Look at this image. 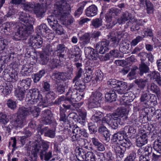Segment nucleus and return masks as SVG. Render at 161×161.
<instances>
[{
  "instance_id": "nucleus-41",
  "label": "nucleus",
  "mask_w": 161,
  "mask_h": 161,
  "mask_svg": "<svg viewBox=\"0 0 161 161\" xmlns=\"http://www.w3.org/2000/svg\"><path fill=\"white\" fill-rule=\"evenodd\" d=\"M74 83H75V85L74 87L77 90V91L79 90L80 92H82L86 88L84 83L83 84L80 83L79 82V80L75 81Z\"/></svg>"
},
{
  "instance_id": "nucleus-36",
  "label": "nucleus",
  "mask_w": 161,
  "mask_h": 161,
  "mask_svg": "<svg viewBox=\"0 0 161 161\" xmlns=\"http://www.w3.org/2000/svg\"><path fill=\"white\" fill-rule=\"evenodd\" d=\"M91 37L88 33H85L80 37V40L82 42L83 44H86L89 43L90 42Z\"/></svg>"
},
{
  "instance_id": "nucleus-34",
  "label": "nucleus",
  "mask_w": 161,
  "mask_h": 161,
  "mask_svg": "<svg viewBox=\"0 0 161 161\" xmlns=\"http://www.w3.org/2000/svg\"><path fill=\"white\" fill-rule=\"evenodd\" d=\"M75 53L71 55L72 58H73L74 61H78L81 56V51L79 47H76L75 49Z\"/></svg>"
},
{
  "instance_id": "nucleus-28",
  "label": "nucleus",
  "mask_w": 161,
  "mask_h": 161,
  "mask_svg": "<svg viewBox=\"0 0 161 161\" xmlns=\"http://www.w3.org/2000/svg\"><path fill=\"white\" fill-rule=\"evenodd\" d=\"M125 135V133H124V130H122L121 131H119L113 135L112 140L114 142H117L118 141L120 142H121L124 139Z\"/></svg>"
},
{
  "instance_id": "nucleus-1",
  "label": "nucleus",
  "mask_w": 161,
  "mask_h": 161,
  "mask_svg": "<svg viewBox=\"0 0 161 161\" xmlns=\"http://www.w3.org/2000/svg\"><path fill=\"white\" fill-rule=\"evenodd\" d=\"M75 3V0H61L54 5V13L47 17V20L53 28L58 25L57 19L63 20L69 14L71 5Z\"/></svg>"
},
{
  "instance_id": "nucleus-39",
  "label": "nucleus",
  "mask_w": 161,
  "mask_h": 161,
  "mask_svg": "<svg viewBox=\"0 0 161 161\" xmlns=\"http://www.w3.org/2000/svg\"><path fill=\"white\" fill-rule=\"evenodd\" d=\"M123 130L125 135L128 134L127 136H130L131 134H135L136 132V130L134 127L130 126H125Z\"/></svg>"
},
{
  "instance_id": "nucleus-61",
  "label": "nucleus",
  "mask_w": 161,
  "mask_h": 161,
  "mask_svg": "<svg viewBox=\"0 0 161 161\" xmlns=\"http://www.w3.org/2000/svg\"><path fill=\"white\" fill-rule=\"evenodd\" d=\"M119 81L115 79H113L108 81V84L110 85L111 87L116 89Z\"/></svg>"
},
{
  "instance_id": "nucleus-54",
  "label": "nucleus",
  "mask_w": 161,
  "mask_h": 161,
  "mask_svg": "<svg viewBox=\"0 0 161 161\" xmlns=\"http://www.w3.org/2000/svg\"><path fill=\"white\" fill-rule=\"evenodd\" d=\"M124 87H117L114 90L116 92L119 94L122 95V94L125 93L126 91L127 90V87H125L123 85Z\"/></svg>"
},
{
  "instance_id": "nucleus-44",
  "label": "nucleus",
  "mask_w": 161,
  "mask_h": 161,
  "mask_svg": "<svg viewBox=\"0 0 161 161\" xmlns=\"http://www.w3.org/2000/svg\"><path fill=\"white\" fill-rule=\"evenodd\" d=\"M38 54L40 55L41 58L40 63L42 65L47 64L49 59V56L44 53L39 54L38 53Z\"/></svg>"
},
{
  "instance_id": "nucleus-53",
  "label": "nucleus",
  "mask_w": 161,
  "mask_h": 161,
  "mask_svg": "<svg viewBox=\"0 0 161 161\" xmlns=\"http://www.w3.org/2000/svg\"><path fill=\"white\" fill-rule=\"evenodd\" d=\"M136 154L133 152H132L125 159L124 161H134L136 158Z\"/></svg>"
},
{
  "instance_id": "nucleus-3",
  "label": "nucleus",
  "mask_w": 161,
  "mask_h": 161,
  "mask_svg": "<svg viewBox=\"0 0 161 161\" xmlns=\"http://www.w3.org/2000/svg\"><path fill=\"white\" fill-rule=\"evenodd\" d=\"M83 96L78 93V92L74 87L70 88L66 94V100L69 101L70 103L75 108H76L79 103H73V101L78 102L83 97Z\"/></svg>"
},
{
  "instance_id": "nucleus-23",
  "label": "nucleus",
  "mask_w": 161,
  "mask_h": 161,
  "mask_svg": "<svg viewBox=\"0 0 161 161\" xmlns=\"http://www.w3.org/2000/svg\"><path fill=\"white\" fill-rule=\"evenodd\" d=\"M30 111V108H25L23 106L19 108L17 113V115L25 119L26 117L29 115Z\"/></svg>"
},
{
  "instance_id": "nucleus-5",
  "label": "nucleus",
  "mask_w": 161,
  "mask_h": 161,
  "mask_svg": "<svg viewBox=\"0 0 161 161\" xmlns=\"http://www.w3.org/2000/svg\"><path fill=\"white\" fill-rule=\"evenodd\" d=\"M102 95V94L98 91L92 92L88 99V108H93L99 106V101L101 99Z\"/></svg>"
},
{
  "instance_id": "nucleus-51",
  "label": "nucleus",
  "mask_w": 161,
  "mask_h": 161,
  "mask_svg": "<svg viewBox=\"0 0 161 161\" xmlns=\"http://www.w3.org/2000/svg\"><path fill=\"white\" fill-rule=\"evenodd\" d=\"M25 132L26 135L25 136L21 137L20 138L21 143L23 145L25 143L26 141L27 140V138L30 136V132L29 130L25 131Z\"/></svg>"
},
{
  "instance_id": "nucleus-2",
  "label": "nucleus",
  "mask_w": 161,
  "mask_h": 161,
  "mask_svg": "<svg viewBox=\"0 0 161 161\" xmlns=\"http://www.w3.org/2000/svg\"><path fill=\"white\" fill-rule=\"evenodd\" d=\"M24 24L17 27V31L15 32L13 39L15 40L25 39L30 33V23L27 17L23 19Z\"/></svg>"
},
{
  "instance_id": "nucleus-24",
  "label": "nucleus",
  "mask_w": 161,
  "mask_h": 161,
  "mask_svg": "<svg viewBox=\"0 0 161 161\" xmlns=\"http://www.w3.org/2000/svg\"><path fill=\"white\" fill-rule=\"evenodd\" d=\"M100 134H103L105 138V139L108 141L110 140L109 137L110 135L109 131L108 130L106 127L102 125L99 127L98 130Z\"/></svg>"
},
{
  "instance_id": "nucleus-22",
  "label": "nucleus",
  "mask_w": 161,
  "mask_h": 161,
  "mask_svg": "<svg viewBox=\"0 0 161 161\" xmlns=\"http://www.w3.org/2000/svg\"><path fill=\"white\" fill-rule=\"evenodd\" d=\"M31 104H37L39 100V91L37 89L34 88L31 90Z\"/></svg>"
},
{
  "instance_id": "nucleus-7",
  "label": "nucleus",
  "mask_w": 161,
  "mask_h": 161,
  "mask_svg": "<svg viewBox=\"0 0 161 161\" xmlns=\"http://www.w3.org/2000/svg\"><path fill=\"white\" fill-rule=\"evenodd\" d=\"M36 140L33 143L32 150V156H31V161H36L37 154L40 152V154L42 150V146L44 142Z\"/></svg>"
},
{
  "instance_id": "nucleus-17",
  "label": "nucleus",
  "mask_w": 161,
  "mask_h": 161,
  "mask_svg": "<svg viewBox=\"0 0 161 161\" xmlns=\"http://www.w3.org/2000/svg\"><path fill=\"white\" fill-rule=\"evenodd\" d=\"M97 8L94 4L89 6L86 10V14L88 17H93L97 14Z\"/></svg>"
},
{
  "instance_id": "nucleus-31",
  "label": "nucleus",
  "mask_w": 161,
  "mask_h": 161,
  "mask_svg": "<svg viewBox=\"0 0 161 161\" xmlns=\"http://www.w3.org/2000/svg\"><path fill=\"white\" fill-rule=\"evenodd\" d=\"M40 133L41 134H44L45 136L51 138H54L55 136V132L54 131L49 130L47 127H46L41 130Z\"/></svg>"
},
{
  "instance_id": "nucleus-18",
  "label": "nucleus",
  "mask_w": 161,
  "mask_h": 161,
  "mask_svg": "<svg viewBox=\"0 0 161 161\" xmlns=\"http://www.w3.org/2000/svg\"><path fill=\"white\" fill-rule=\"evenodd\" d=\"M131 14L125 11L122 13L121 16L118 19L117 22L119 24L125 23L126 21L131 19Z\"/></svg>"
},
{
  "instance_id": "nucleus-26",
  "label": "nucleus",
  "mask_w": 161,
  "mask_h": 161,
  "mask_svg": "<svg viewBox=\"0 0 161 161\" xmlns=\"http://www.w3.org/2000/svg\"><path fill=\"white\" fill-rule=\"evenodd\" d=\"M115 90H112L107 92L105 95V98L107 102L110 103L115 101L117 95Z\"/></svg>"
},
{
  "instance_id": "nucleus-56",
  "label": "nucleus",
  "mask_w": 161,
  "mask_h": 161,
  "mask_svg": "<svg viewBox=\"0 0 161 161\" xmlns=\"http://www.w3.org/2000/svg\"><path fill=\"white\" fill-rule=\"evenodd\" d=\"M143 38L140 36H137L136 38L133 39L132 41L131 42V46H136L138 42L142 40Z\"/></svg>"
},
{
  "instance_id": "nucleus-11",
  "label": "nucleus",
  "mask_w": 161,
  "mask_h": 161,
  "mask_svg": "<svg viewBox=\"0 0 161 161\" xmlns=\"http://www.w3.org/2000/svg\"><path fill=\"white\" fill-rule=\"evenodd\" d=\"M85 53L90 60H97L98 57V54L95 49L91 47H86L85 48Z\"/></svg>"
},
{
  "instance_id": "nucleus-47",
  "label": "nucleus",
  "mask_w": 161,
  "mask_h": 161,
  "mask_svg": "<svg viewBox=\"0 0 161 161\" xmlns=\"http://www.w3.org/2000/svg\"><path fill=\"white\" fill-rule=\"evenodd\" d=\"M9 119L6 114L3 113H0V124H1L6 125Z\"/></svg>"
},
{
  "instance_id": "nucleus-60",
  "label": "nucleus",
  "mask_w": 161,
  "mask_h": 161,
  "mask_svg": "<svg viewBox=\"0 0 161 161\" xmlns=\"http://www.w3.org/2000/svg\"><path fill=\"white\" fill-rule=\"evenodd\" d=\"M144 151L145 152H147V153L146 154L145 156L147 157H151V154L152 153V148L150 146H146L145 147H143Z\"/></svg>"
},
{
  "instance_id": "nucleus-43",
  "label": "nucleus",
  "mask_w": 161,
  "mask_h": 161,
  "mask_svg": "<svg viewBox=\"0 0 161 161\" xmlns=\"http://www.w3.org/2000/svg\"><path fill=\"white\" fill-rule=\"evenodd\" d=\"M149 94L146 93H143L141 95L140 100L141 102L145 104L149 105Z\"/></svg>"
},
{
  "instance_id": "nucleus-62",
  "label": "nucleus",
  "mask_w": 161,
  "mask_h": 161,
  "mask_svg": "<svg viewBox=\"0 0 161 161\" xmlns=\"http://www.w3.org/2000/svg\"><path fill=\"white\" fill-rule=\"evenodd\" d=\"M130 89L129 88L126 90L125 93L122 94L121 97L120 96V100L123 101L125 102V101H127L128 99V96H129V94L130 93V92H127Z\"/></svg>"
},
{
  "instance_id": "nucleus-37",
  "label": "nucleus",
  "mask_w": 161,
  "mask_h": 161,
  "mask_svg": "<svg viewBox=\"0 0 161 161\" xmlns=\"http://www.w3.org/2000/svg\"><path fill=\"white\" fill-rule=\"evenodd\" d=\"M37 106H31V113L32 114L34 117H37L39 115L40 110V108L37 106L38 104H36Z\"/></svg>"
},
{
  "instance_id": "nucleus-48",
  "label": "nucleus",
  "mask_w": 161,
  "mask_h": 161,
  "mask_svg": "<svg viewBox=\"0 0 161 161\" xmlns=\"http://www.w3.org/2000/svg\"><path fill=\"white\" fill-rule=\"evenodd\" d=\"M119 144L125 149L126 148H129L132 145L131 142L128 139H124L121 142H120Z\"/></svg>"
},
{
  "instance_id": "nucleus-35",
  "label": "nucleus",
  "mask_w": 161,
  "mask_h": 161,
  "mask_svg": "<svg viewBox=\"0 0 161 161\" xmlns=\"http://www.w3.org/2000/svg\"><path fill=\"white\" fill-rule=\"evenodd\" d=\"M153 147L157 152L161 153V137L154 142Z\"/></svg>"
},
{
  "instance_id": "nucleus-33",
  "label": "nucleus",
  "mask_w": 161,
  "mask_h": 161,
  "mask_svg": "<svg viewBox=\"0 0 161 161\" xmlns=\"http://www.w3.org/2000/svg\"><path fill=\"white\" fill-rule=\"evenodd\" d=\"M61 62L59 60L53 58L50 59L48 64L50 68L53 69L58 66L61 65Z\"/></svg>"
},
{
  "instance_id": "nucleus-4",
  "label": "nucleus",
  "mask_w": 161,
  "mask_h": 161,
  "mask_svg": "<svg viewBox=\"0 0 161 161\" xmlns=\"http://www.w3.org/2000/svg\"><path fill=\"white\" fill-rule=\"evenodd\" d=\"M154 130V128L153 127L152 125H150L148 128L149 132L142 130L143 132H141V134L136 137V144L137 146L141 147L146 144L147 142V135L152 133Z\"/></svg>"
},
{
  "instance_id": "nucleus-58",
  "label": "nucleus",
  "mask_w": 161,
  "mask_h": 161,
  "mask_svg": "<svg viewBox=\"0 0 161 161\" xmlns=\"http://www.w3.org/2000/svg\"><path fill=\"white\" fill-rule=\"evenodd\" d=\"M47 93L46 95V98L48 99L50 102L54 99L55 96V93L52 91H49Z\"/></svg>"
},
{
  "instance_id": "nucleus-64",
  "label": "nucleus",
  "mask_w": 161,
  "mask_h": 161,
  "mask_svg": "<svg viewBox=\"0 0 161 161\" xmlns=\"http://www.w3.org/2000/svg\"><path fill=\"white\" fill-rule=\"evenodd\" d=\"M143 33L146 36L152 37L153 36V34L152 30L148 28H145L143 30Z\"/></svg>"
},
{
  "instance_id": "nucleus-29",
  "label": "nucleus",
  "mask_w": 161,
  "mask_h": 161,
  "mask_svg": "<svg viewBox=\"0 0 161 161\" xmlns=\"http://www.w3.org/2000/svg\"><path fill=\"white\" fill-rule=\"evenodd\" d=\"M76 157L79 161H84L85 159L86 153L84 152V150L79 148L75 150Z\"/></svg>"
},
{
  "instance_id": "nucleus-50",
  "label": "nucleus",
  "mask_w": 161,
  "mask_h": 161,
  "mask_svg": "<svg viewBox=\"0 0 161 161\" xmlns=\"http://www.w3.org/2000/svg\"><path fill=\"white\" fill-rule=\"evenodd\" d=\"M81 130V129L78 127L77 125L74 126L73 130L72 131V133L75 134L77 136V137H80V133Z\"/></svg>"
},
{
  "instance_id": "nucleus-55",
  "label": "nucleus",
  "mask_w": 161,
  "mask_h": 161,
  "mask_svg": "<svg viewBox=\"0 0 161 161\" xmlns=\"http://www.w3.org/2000/svg\"><path fill=\"white\" fill-rule=\"evenodd\" d=\"M52 28L54 31H55L56 33L58 35H61L63 33V28L62 26L59 24L57 27H54Z\"/></svg>"
},
{
  "instance_id": "nucleus-19",
  "label": "nucleus",
  "mask_w": 161,
  "mask_h": 161,
  "mask_svg": "<svg viewBox=\"0 0 161 161\" xmlns=\"http://www.w3.org/2000/svg\"><path fill=\"white\" fill-rule=\"evenodd\" d=\"M147 90L149 92L155 93L157 96L161 94L160 88L154 82H152L148 85Z\"/></svg>"
},
{
  "instance_id": "nucleus-27",
  "label": "nucleus",
  "mask_w": 161,
  "mask_h": 161,
  "mask_svg": "<svg viewBox=\"0 0 161 161\" xmlns=\"http://www.w3.org/2000/svg\"><path fill=\"white\" fill-rule=\"evenodd\" d=\"M65 73L64 72H58V73H54L53 74L52 76L55 79L58 80H62L64 81L66 80V79H70L71 78L70 75L66 76Z\"/></svg>"
},
{
  "instance_id": "nucleus-14",
  "label": "nucleus",
  "mask_w": 161,
  "mask_h": 161,
  "mask_svg": "<svg viewBox=\"0 0 161 161\" xmlns=\"http://www.w3.org/2000/svg\"><path fill=\"white\" fill-rule=\"evenodd\" d=\"M113 147L117 158H123L126 151L125 148L122 146L118 142L114 143Z\"/></svg>"
},
{
  "instance_id": "nucleus-57",
  "label": "nucleus",
  "mask_w": 161,
  "mask_h": 161,
  "mask_svg": "<svg viewBox=\"0 0 161 161\" xmlns=\"http://www.w3.org/2000/svg\"><path fill=\"white\" fill-rule=\"evenodd\" d=\"M77 72L76 73V75L73 80V82L74 83L75 81L79 80V78L81 76L83 72V70L82 69H77Z\"/></svg>"
},
{
  "instance_id": "nucleus-52",
  "label": "nucleus",
  "mask_w": 161,
  "mask_h": 161,
  "mask_svg": "<svg viewBox=\"0 0 161 161\" xmlns=\"http://www.w3.org/2000/svg\"><path fill=\"white\" fill-rule=\"evenodd\" d=\"M51 102L50 100H49L47 98H46V97L44 99L41 98V101L39 105L40 106H42L43 108L44 107H47L48 106Z\"/></svg>"
},
{
  "instance_id": "nucleus-63",
  "label": "nucleus",
  "mask_w": 161,
  "mask_h": 161,
  "mask_svg": "<svg viewBox=\"0 0 161 161\" xmlns=\"http://www.w3.org/2000/svg\"><path fill=\"white\" fill-rule=\"evenodd\" d=\"M57 50L54 51V53H56L57 51L64 52L65 50V47L64 44H60L57 46Z\"/></svg>"
},
{
  "instance_id": "nucleus-42",
  "label": "nucleus",
  "mask_w": 161,
  "mask_h": 161,
  "mask_svg": "<svg viewBox=\"0 0 161 161\" xmlns=\"http://www.w3.org/2000/svg\"><path fill=\"white\" fill-rule=\"evenodd\" d=\"M147 80L143 79H136L135 82L138 86V87L141 89H144Z\"/></svg>"
},
{
  "instance_id": "nucleus-20",
  "label": "nucleus",
  "mask_w": 161,
  "mask_h": 161,
  "mask_svg": "<svg viewBox=\"0 0 161 161\" xmlns=\"http://www.w3.org/2000/svg\"><path fill=\"white\" fill-rule=\"evenodd\" d=\"M128 111L126 108L124 107H122L118 108L116 112L112 114L116 118L121 119V118L125 116L128 113Z\"/></svg>"
},
{
  "instance_id": "nucleus-9",
  "label": "nucleus",
  "mask_w": 161,
  "mask_h": 161,
  "mask_svg": "<svg viewBox=\"0 0 161 161\" xmlns=\"http://www.w3.org/2000/svg\"><path fill=\"white\" fill-rule=\"evenodd\" d=\"M109 42L106 39H103L100 42H98L96 45L95 48L96 50L99 53L103 54L107 52L108 50Z\"/></svg>"
},
{
  "instance_id": "nucleus-13",
  "label": "nucleus",
  "mask_w": 161,
  "mask_h": 161,
  "mask_svg": "<svg viewBox=\"0 0 161 161\" xmlns=\"http://www.w3.org/2000/svg\"><path fill=\"white\" fill-rule=\"evenodd\" d=\"M43 43V39L39 36H32L31 37V47L33 49H37L41 47Z\"/></svg>"
},
{
  "instance_id": "nucleus-38",
  "label": "nucleus",
  "mask_w": 161,
  "mask_h": 161,
  "mask_svg": "<svg viewBox=\"0 0 161 161\" xmlns=\"http://www.w3.org/2000/svg\"><path fill=\"white\" fill-rule=\"evenodd\" d=\"M96 158L94 153L91 151H88L86 153L85 161H96Z\"/></svg>"
},
{
  "instance_id": "nucleus-40",
  "label": "nucleus",
  "mask_w": 161,
  "mask_h": 161,
  "mask_svg": "<svg viewBox=\"0 0 161 161\" xmlns=\"http://www.w3.org/2000/svg\"><path fill=\"white\" fill-rule=\"evenodd\" d=\"M103 25L102 19L101 18H97L92 21V25L95 28H98Z\"/></svg>"
},
{
  "instance_id": "nucleus-21",
  "label": "nucleus",
  "mask_w": 161,
  "mask_h": 161,
  "mask_svg": "<svg viewBox=\"0 0 161 161\" xmlns=\"http://www.w3.org/2000/svg\"><path fill=\"white\" fill-rule=\"evenodd\" d=\"M14 125L17 127H22L25 124V119L17 115L15 119L13 120Z\"/></svg>"
},
{
  "instance_id": "nucleus-25",
  "label": "nucleus",
  "mask_w": 161,
  "mask_h": 161,
  "mask_svg": "<svg viewBox=\"0 0 161 161\" xmlns=\"http://www.w3.org/2000/svg\"><path fill=\"white\" fill-rule=\"evenodd\" d=\"M139 71L138 73L141 76L143 75L144 73H147L149 72V68L148 66L145 62L142 61L139 64Z\"/></svg>"
},
{
  "instance_id": "nucleus-45",
  "label": "nucleus",
  "mask_w": 161,
  "mask_h": 161,
  "mask_svg": "<svg viewBox=\"0 0 161 161\" xmlns=\"http://www.w3.org/2000/svg\"><path fill=\"white\" fill-rule=\"evenodd\" d=\"M44 53L48 56L51 55L52 56L54 55V51H53V48L50 45L46 46L44 51Z\"/></svg>"
},
{
  "instance_id": "nucleus-12",
  "label": "nucleus",
  "mask_w": 161,
  "mask_h": 161,
  "mask_svg": "<svg viewBox=\"0 0 161 161\" xmlns=\"http://www.w3.org/2000/svg\"><path fill=\"white\" fill-rule=\"evenodd\" d=\"M121 10L116 8H112L109 9L107 14L105 18L108 22H110L113 20V18L115 16H118Z\"/></svg>"
},
{
  "instance_id": "nucleus-46",
  "label": "nucleus",
  "mask_w": 161,
  "mask_h": 161,
  "mask_svg": "<svg viewBox=\"0 0 161 161\" xmlns=\"http://www.w3.org/2000/svg\"><path fill=\"white\" fill-rule=\"evenodd\" d=\"M146 6L147 13H152L154 11L153 5L148 0H146Z\"/></svg>"
},
{
  "instance_id": "nucleus-10",
  "label": "nucleus",
  "mask_w": 161,
  "mask_h": 161,
  "mask_svg": "<svg viewBox=\"0 0 161 161\" xmlns=\"http://www.w3.org/2000/svg\"><path fill=\"white\" fill-rule=\"evenodd\" d=\"M41 122L45 125L50 124L52 120L51 118L52 116L51 111L49 109L45 110L42 112Z\"/></svg>"
},
{
  "instance_id": "nucleus-30",
  "label": "nucleus",
  "mask_w": 161,
  "mask_h": 161,
  "mask_svg": "<svg viewBox=\"0 0 161 161\" xmlns=\"http://www.w3.org/2000/svg\"><path fill=\"white\" fill-rule=\"evenodd\" d=\"M25 90L23 88L18 87L15 92V95L18 99L21 101L23 100L25 97Z\"/></svg>"
},
{
  "instance_id": "nucleus-49",
  "label": "nucleus",
  "mask_w": 161,
  "mask_h": 161,
  "mask_svg": "<svg viewBox=\"0 0 161 161\" xmlns=\"http://www.w3.org/2000/svg\"><path fill=\"white\" fill-rule=\"evenodd\" d=\"M150 103L153 105H155L157 103V97L155 95L150 94L149 99V104Z\"/></svg>"
},
{
  "instance_id": "nucleus-8",
  "label": "nucleus",
  "mask_w": 161,
  "mask_h": 161,
  "mask_svg": "<svg viewBox=\"0 0 161 161\" xmlns=\"http://www.w3.org/2000/svg\"><path fill=\"white\" fill-rule=\"evenodd\" d=\"M49 147V142H44L42 146V150L40 154L41 158L45 161H48L52 157V152H47Z\"/></svg>"
},
{
  "instance_id": "nucleus-16",
  "label": "nucleus",
  "mask_w": 161,
  "mask_h": 161,
  "mask_svg": "<svg viewBox=\"0 0 161 161\" xmlns=\"http://www.w3.org/2000/svg\"><path fill=\"white\" fill-rule=\"evenodd\" d=\"M147 75L149 76L151 80H154L159 86H161V76L159 73L154 70L151 72Z\"/></svg>"
},
{
  "instance_id": "nucleus-59",
  "label": "nucleus",
  "mask_w": 161,
  "mask_h": 161,
  "mask_svg": "<svg viewBox=\"0 0 161 161\" xmlns=\"http://www.w3.org/2000/svg\"><path fill=\"white\" fill-rule=\"evenodd\" d=\"M8 106L12 109H14L16 108V104L15 102L11 100H9L7 102Z\"/></svg>"
},
{
  "instance_id": "nucleus-15",
  "label": "nucleus",
  "mask_w": 161,
  "mask_h": 161,
  "mask_svg": "<svg viewBox=\"0 0 161 161\" xmlns=\"http://www.w3.org/2000/svg\"><path fill=\"white\" fill-rule=\"evenodd\" d=\"M31 11L36 14L37 17H40L42 16L46 10L41 6L40 4L35 6L34 4H31Z\"/></svg>"
},
{
  "instance_id": "nucleus-32",
  "label": "nucleus",
  "mask_w": 161,
  "mask_h": 161,
  "mask_svg": "<svg viewBox=\"0 0 161 161\" xmlns=\"http://www.w3.org/2000/svg\"><path fill=\"white\" fill-rule=\"evenodd\" d=\"M130 47V44L128 42H126L125 41H122L120 44L119 50L124 53H128V51Z\"/></svg>"
},
{
  "instance_id": "nucleus-6",
  "label": "nucleus",
  "mask_w": 161,
  "mask_h": 161,
  "mask_svg": "<svg viewBox=\"0 0 161 161\" xmlns=\"http://www.w3.org/2000/svg\"><path fill=\"white\" fill-rule=\"evenodd\" d=\"M121 119L116 118L112 115H107L102 119L103 123H106L114 129H117L120 124Z\"/></svg>"
}]
</instances>
